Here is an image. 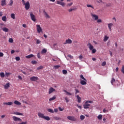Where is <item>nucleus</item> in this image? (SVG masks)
Instances as JSON below:
<instances>
[{
  "label": "nucleus",
  "mask_w": 124,
  "mask_h": 124,
  "mask_svg": "<svg viewBox=\"0 0 124 124\" xmlns=\"http://www.w3.org/2000/svg\"><path fill=\"white\" fill-rule=\"evenodd\" d=\"M63 91L64 93H66V94H67V95H72V93L67 92L66 90H64Z\"/></svg>",
  "instance_id": "25"
},
{
  "label": "nucleus",
  "mask_w": 124,
  "mask_h": 124,
  "mask_svg": "<svg viewBox=\"0 0 124 124\" xmlns=\"http://www.w3.org/2000/svg\"><path fill=\"white\" fill-rule=\"evenodd\" d=\"M106 65V62H103L102 63V66H105Z\"/></svg>",
  "instance_id": "52"
},
{
  "label": "nucleus",
  "mask_w": 124,
  "mask_h": 124,
  "mask_svg": "<svg viewBox=\"0 0 124 124\" xmlns=\"http://www.w3.org/2000/svg\"><path fill=\"white\" fill-rule=\"evenodd\" d=\"M9 42H10V43H13V39L10 38L9 39Z\"/></svg>",
  "instance_id": "47"
},
{
  "label": "nucleus",
  "mask_w": 124,
  "mask_h": 124,
  "mask_svg": "<svg viewBox=\"0 0 124 124\" xmlns=\"http://www.w3.org/2000/svg\"><path fill=\"white\" fill-rule=\"evenodd\" d=\"M80 77L81 78V79H83V80H84V81H86V82H87V79L84 78V76H83V75H81L80 76Z\"/></svg>",
  "instance_id": "38"
},
{
  "label": "nucleus",
  "mask_w": 124,
  "mask_h": 124,
  "mask_svg": "<svg viewBox=\"0 0 124 124\" xmlns=\"http://www.w3.org/2000/svg\"><path fill=\"white\" fill-rule=\"evenodd\" d=\"M59 67H61L60 65H55L54 66V68L55 69H58Z\"/></svg>",
  "instance_id": "43"
},
{
  "label": "nucleus",
  "mask_w": 124,
  "mask_h": 124,
  "mask_svg": "<svg viewBox=\"0 0 124 124\" xmlns=\"http://www.w3.org/2000/svg\"><path fill=\"white\" fill-rule=\"evenodd\" d=\"M2 21H3V22H6V16H2Z\"/></svg>",
  "instance_id": "35"
},
{
  "label": "nucleus",
  "mask_w": 124,
  "mask_h": 124,
  "mask_svg": "<svg viewBox=\"0 0 124 124\" xmlns=\"http://www.w3.org/2000/svg\"><path fill=\"white\" fill-rule=\"evenodd\" d=\"M75 91H76V93H75L76 95L77 94V93H80L79 90H78V89H76Z\"/></svg>",
  "instance_id": "45"
},
{
  "label": "nucleus",
  "mask_w": 124,
  "mask_h": 124,
  "mask_svg": "<svg viewBox=\"0 0 124 124\" xmlns=\"http://www.w3.org/2000/svg\"><path fill=\"white\" fill-rule=\"evenodd\" d=\"M103 113H108V110L106 109V108H104L103 110Z\"/></svg>",
  "instance_id": "51"
},
{
  "label": "nucleus",
  "mask_w": 124,
  "mask_h": 124,
  "mask_svg": "<svg viewBox=\"0 0 124 124\" xmlns=\"http://www.w3.org/2000/svg\"><path fill=\"white\" fill-rule=\"evenodd\" d=\"M46 52H47V50H46V49H43L41 51L42 54H46Z\"/></svg>",
  "instance_id": "33"
},
{
  "label": "nucleus",
  "mask_w": 124,
  "mask_h": 124,
  "mask_svg": "<svg viewBox=\"0 0 124 124\" xmlns=\"http://www.w3.org/2000/svg\"><path fill=\"white\" fill-rule=\"evenodd\" d=\"M111 4L110 3H108V4H106V6H107V7H110V6H111Z\"/></svg>",
  "instance_id": "54"
},
{
  "label": "nucleus",
  "mask_w": 124,
  "mask_h": 124,
  "mask_svg": "<svg viewBox=\"0 0 124 124\" xmlns=\"http://www.w3.org/2000/svg\"><path fill=\"white\" fill-rule=\"evenodd\" d=\"M12 4H13V0H10V2L9 4V5H10V6H12Z\"/></svg>",
  "instance_id": "50"
},
{
  "label": "nucleus",
  "mask_w": 124,
  "mask_h": 124,
  "mask_svg": "<svg viewBox=\"0 0 124 124\" xmlns=\"http://www.w3.org/2000/svg\"><path fill=\"white\" fill-rule=\"evenodd\" d=\"M1 6H4V5H6V0H2L1 1Z\"/></svg>",
  "instance_id": "14"
},
{
  "label": "nucleus",
  "mask_w": 124,
  "mask_h": 124,
  "mask_svg": "<svg viewBox=\"0 0 124 124\" xmlns=\"http://www.w3.org/2000/svg\"><path fill=\"white\" fill-rule=\"evenodd\" d=\"M97 119H98V120H100V121L102 120V115H101V114L97 116Z\"/></svg>",
  "instance_id": "32"
},
{
  "label": "nucleus",
  "mask_w": 124,
  "mask_h": 124,
  "mask_svg": "<svg viewBox=\"0 0 124 124\" xmlns=\"http://www.w3.org/2000/svg\"><path fill=\"white\" fill-rule=\"evenodd\" d=\"M31 62L32 64H36L37 63V62L36 61H32Z\"/></svg>",
  "instance_id": "42"
},
{
  "label": "nucleus",
  "mask_w": 124,
  "mask_h": 124,
  "mask_svg": "<svg viewBox=\"0 0 124 124\" xmlns=\"http://www.w3.org/2000/svg\"><path fill=\"white\" fill-rule=\"evenodd\" d=\"M15 104H16V105H21V103H20V102L16 100L14 102Z\"/></svg>",
  "instance_id": "27"
},
{
  "label": "nucleus",
  "mask_w": 124,
  "mask_h": 124,
  "mask_svg": "<svg viewBox=\"0 0 124 124\" xmlns=\"http://www.w3.org/2000/svg\"><path fill=\"white\" fill-rule=\"evenodd\" d=\"M15 59L16 60V61H20V58L19 57H16L15 58Z\"/></svg>",
  "instance_id": "53"
},
{
  "label": "nucleus",
  "mask_w": 124,
  "mask_h": 124,
  "mask_svg": "<svg viewBox=\"0 0 124 124\" xmlns=\"http://www.w3.org/2000/svg\"><path fill=\"white\" fill-rule=\"evenodd\" d=\"M54 120H56V121H59L60 120H62V119L61 118L58 117L57 116L54 117Z\"/></svg>",
  "instance_id": "36"
},
{
  "label": "nucleus",
  "mask_w": 124,
  "mask_h": 124,
  "mask_svg": "<svg viewBox=\"0 0 124 124\" xmlns=\"http://www.w3.org/2000/svg\"><path fill=\"white\" fill-rule=\"evenodd\" d=\"M36 28L37 31L38 33L42 32V28H41V27H40V25H37Z\"/></svg>",
  "instance_id": "6"
},
{
  "label": "nucleus",
  "mask_w": 124,
  "mask_h": 124,
  "mask_svg": "<svg viewBox=\"0 0 124 124\" xmlns=\"http://www.w3.org/2000/svg\"><path fill=\"white\" fill-rule=\"evenodd\" d=\"M57 4H60V5H62L63 7H64L65 6V3L62 2V1H56Z\"/></svg>",
  "instance_id": "8"
},
{
  "label": "nucleus",
  "mask_w": 124,
  "mask_h": 124,
  "mask_svg": "<svg viewBox=\"0 0 124 124\" xmlns=\"http://www.w3.org/2000/svg\"><path fill=\"white\" fill-rule=\"evenodd\" d=\"M80 84L82 85H87V82L85 80L80 81Z\"/></svg>",
  "instance_id": "26"
},
{
  "label": "nucleus",
  "mask_w": 124,
  "mask_h": 124,
  "mask_svg": "<svg viewBox=\"0 0 124 124\" xmlns=\"http://www.w3.org/2000/svg\"><path fill=\"white\" fill-rule=\"evenodd\" d=\"M73 4V2L67 3L66 5V7H70Z\"/></svg>",
  "instance_id": "28"
},
{
  "label": "nucleus",
  "mask_w": 124,
  "mask_h": 124,
  "mask_svg": "<svg viewBox=\"0 0 124 124\" xmlns=\"http://www.w3.org/2000/svg\"><path fill=\"white\" fill-rule=\"evenodd\" d=\"M54 92H56V89H54L53 87H50L49 89L48 94H51V93H52Z\"/></svg>",
  "instance_id": "10"
},
{
  "label": "nucleus",
  "mask_w": 124,
  "mask_h": 124,
  "mask_svg": "<svg viewBox=\"0 0 124 124\" xmlns=\"http://www.w3.org/2000/svg\"><path fill=\"white\" fill-rule=\"evenodd\" d=\"M90 106H91V104H89L87 101L83 105L84 109H89V108H90Z\"/></svg>",
  "instance_id": "7"
},
{
  "label": "nucleus",
  "mask_w": 124,
  "mask_h": 124,
  "mask_svg": "<svg viewBox=\"0 0 124 124\" xmlns=\"http://www.w3.org/2000/svg\"><path fill=\"white\" fill-rule=\"evenodd\" d=\"M4 105H8L9 106H10V105H12V104H13V103L12 102H4V103H3Z\"/></svg>",
  "instance_id": "16"
},
{
  "label": "nucleus",
  "mask_w": 124,
  "mask_h": 124,
  "mask_svg": "<svg viewBox=\"0 0 124 124\" xmlns=\"http://www.w3.org/2000/svg\"><path fill=\"white\" fill-rule=\"evenodd\" d=\"M11 17L14 20H15V14H11Z\"/></svg>",
  "instance_id": "34"
},
{
  "label": "nucleus",
  "mask_w": 124,
  "mask_h": 124,
  "mask_svg": "<svg viewBox=\"0 0 124 124\" xmlns=\"http://www.w3.org/2000/svg\"><path fill=\"white\" fill-rule=\"evenodd\" d=\"M11 54H14V53H15V50H11Z\"/></svg>",
  "instance_id": "63"
},
{
  "label": "nucleus",
  "mask_w": 124,
  "mask_h": 124,
  "mask_svg": "<svg viewBox=\"0 0 124 124\" xmlns=\"http://www.w3.org/2000/svg\"><path fill=\"white\" fill-rule=\"evenodd\" d=\"M76 9H77V8H76V7L74 6L73 8H70L68 10V11H69V12H72V11H74L75 10H76Z\"/></svg>",
  "instance_id": "15"
},
{
  "label": "nucleus",
  "mask_w": 124,
  "mask_h": 124,
  "mask_svg": "<svg viewBox=\"0 0 124 124\" xmlns=\"http://www.w3.org/2000/svg\"><path fill=\"white\" fill-rule=\"evenodd\" d=\"M79 60L82 59H83V56L80 55V56H79Z\"/></svg>",
  "instance_id": "60"
},
{
  "label": "nucleus",
  "mask_w": 124,
  "mask_h": 124,
  "mask_svg": "<svg viewBox=\"0 0 124 124\" xmlns=\"http://www.w3.org/2000/svg\"><path fill=\"white\" fill-rule=\"evenodd\" d=\"M56 99V96H53V97L49 99V101H52V100H55Z\"/></svg>",
  "instance_id": "31"
},
{
  "label": "nucleus",
  "mask_w": 124,
  "mask_h": 124,
  "mask_svg": "<svg viewBox=\"0 0 124 124\" xmlns=\"http://www.w3.org/2000/svg\"><path fill=\"white\" fill-rule=\"evenodd\" d=\"M91 15L92 16V19L93 20H94V21H96L97 23H102V20L100 19H98V16L93 14V13H91Z\"/></svg>",
  "instance_id": "1"
},
{
  "label": "nucleus",
  "mask_w": 124,
  "mask_h": 124,
  "mask_svg": "<svg viewBox=\"0 0 124 124\" xmlns=\"http://www.w3.org/2000/svg\"><path fill=\"white\" fill-rule=\"evenodd\" d=\"M76 96H77L78 103H81V100L82 98H81V97L79 96V95H77V96L76 95Z\"/></svg>",
  "instance_id": "19"
},
{
  "label": "nucleus",
  "mask_w": 124,
  "mask_h": 124,
  "mask_svg": "<svg viewBox=\"0 0 124 124\" xmlns=\"http://www.w3.org/2000/svg\"><path fill=\"white\" fill-rule=\"evenodd\" d=\"M58 111H59V110L58 109H54V112L55 113H58Z\"/></svg>",
  "instance_id": "62"
},
{
  "label": "nucleus",
  "mask_w": 124,
  "mask_h": 124,
  "mask_svg": "<svg viewBox=\"0 0 124 124\" xmlns=\"http://www.w3.org/2000/svg\"><path fill=\"white\" fill-rule=\"evenodd\" d=\"M87 6L88 7H91V8H93V9L94 8L93 6H92L91 5H90V4H87Z\"/></svg>",
  "instance_id": "55"
},
{
  "label": "nucleus",
  "mask_w": 124,
  "mask_h": 124,
  "mask_svg": "<svg viewBox=\"0 0 124 124\" xmlns=\"http://www.w3.org/2000/svg\"><path fill=\"white\" fill-rule=\"evenodd\" d=\"M2 16V12H0V17H1Z\"/></svg>",
  "instance_id": "64"
},
{
  "label": "nucleus",
  "mask_w": 124,
  "mask_h": 124,
  "mask_svg": "<svg viewBox=\"0 0 124 124\" xmlns=\"http://www.w3.org/2000/svg\"><path fill=\"white\" fill-rule=\"evenodd\" d=\"M87 46L88 48H89V49L90 50H93V46L92 45V44H91V43H88L87 44Z\"/></svg>",
  "instance_id": "12"
},
{
  "label": "nucleus",
  "mask_w": 124,
  "mask_h": 124,
  "mask_svg": "<svg viewBox=\"0 0 124 124\" xmlns=\"http://www.w3.org/2000/svg\"><path fill=\"white\" fill-rule=\"evenodd\" d=\"M59 111H63V108H59Z\"/></svg>",
  "instance_id": "58"
},
{
  "label": "nucleus",
  "mask_w": 124,
  "mask_h": 124,
  "mask_svg": "<svg viewBox=\"0 0 124 124\" xmlns=\"http://www.w3.org/2000/svg\"><path fill=\"white\" fill-rule=\"evenodd\" d=\"M91 51L92 54H95V53H96V49L95 48H93Z\"/></svg>",
  "instance_id": "37"
},
{
  "label": "nucleus",
  "mask_w": 124,
  "mask_h": 124,
  "mask_svg": "<svg viewBox=\"0 0 124 124\" xmlns=\"http://www.w3.org/2000/svg\"><path fill=\"white\" fill-rule=\"evenodd\" d=\"M0 57H3V53L0 52Z\"/></svg>",
  "instance_id": "59"
},
{
  "label": "nucleus",
  "mask_w": 124,
  "mask_h": 124,
  "mask_svg": "<svg viewBox=\"0 0 124 124\" xmlns=\"http://www.w3.org/2000/svg\"><path fill=\"white\" fill-rule=\"evenodd\" d=\"M67 118L68 119V120H69V121H72L73 122H76V121H77L76 118L73 116H67Z\"/></svg>",
  "instance_id": "5"
},
{
  "label": "nucleus",
  "mask_w": 124,
  "mask_h": 124,
  "mask_svg": "<svg viewBox=\"0 0 124 124\" xmlns=\"http://www.w3.org/2000/svg\"><path fill=\"white\" fill-rule=\"evenodd\" d=\"M80 118V120L83 121V120H84L85 119V116L81 115Z\"/></svg>",
  "instance_id": "46"
},
{
  "label": "nucleus",
  "mask_w": 124,
  "mask_h": 124,
  "mask_svg": "<svg viewBox=\"0 0 124 124\" xmlns=\"http://www.w3.org/2000/svg\"><path fill=\"white\" fill-rule=\"evenodd\" d=\"M64 99H65L66 103L69 102V100L68 99V98H67V97H65Z\"/></svg>",
  "instance_id": "41"
},
{
  "label": "nucleus",
  "mask_w": 124,
  "mask_h": 124,
  "mask_svg": "<svg viewBox=\"0 0 124 124\" xmlns=\"http://www.w3.org/2000/svg\"><path fill=\"white\" fill-rule=\"evenodd\" d=\"M13 119L14 120V121H15V122H22V119H21V118L17 117L16 116H13Z\"/></svg>",
  "instance_id": "9"
},
{
  "label": "nucleus",
  "mask_w": 124,
  "mask_h": 124,
  "mask_svg": "<svg viewBox=\"0 0 124 124\" xmlns=\"http://www.w3.org/2000/svg\"><path fill=\"white\" fill-rule=\"evenodd\" d=\"M37 58H38V59H41L40 53H38L37 54Z\"/></svg>",
  "instance_id": "56"
},
{
  "label": "nucleus",
  "mask_w": 124,
  "mask_h": 124,
  "mask_svg": "<svg viewBox=\"0 0 124 124\" xmlns=\"http://www.w3.org/2000/svg\"><path fill=\"white\" fill-rule=\"evenodd\" d=\"M39 43H41V41L36 39V44H39Z\"/></svg>",
  "instance_id": "48"
},
{
  "label": "nucleus",
  "mask_w": 124,
  "mask_h": 124,
  "mask_svg": "<svg viewBox=\"0 0 124 124\" xmlns=\"http://www.w3.org/2000/svg\"><path fill=\"white\" fill-rule=\"evenodd\" d=\"M42 68H43V66H40L38 67L37 68V70H40V69H42Z\"/></svg>",
  "instance_id": "49"
},
{
  "label": "nucleus",
  "mask_w": 124,
  "mask_h": 124,
  "mask_svg": "<svg viewBox=\"0 0 124 124\" xmlns=\"http://www.w3.org/2000/svg\"><path fill=\"white\" fill-rule=\"evenodd\" d=\"M0 76L1 78H4L5 77V74L3 72H1L0 73Z\"/></svg>",
  "instance_id": "24"
},
{
  "label": "nucleus",
  "mask_w": 124,
  "mask_h": 124,
  "mask_svg": "<svg viewBox=\"0 0 124 124\" xmlns=\"http://www.w3.org/2000/svg\"><path fill=\"white\" fill-rule=\"evenodd\" d=\"M31 81H35L38 80V77H32L30 78Z\"/></svg>",
  "instance_id": "11"
},
{
  "label": "nucleus",
  "mask_w": 124,
  "mask_h": 124,
  "mask_svg": "<svg viewBox=\"0 0 124 124\" xmlns=\"http://www.w3.org/2000/svg\"><path fill=\"white\" fill-rule=\"evenodd\" d=\"M30 14L31 20H32L33 22H36V18H35V16L33 15L32 12H30Z\"/></svg>",
  "instance_id": "4"
},
{
  "label": "nucleus",
  "mask_w": 124,
  "mask_h": 124,
  "mask_svg": "<svg viewBox=\"0 0 124 124\" xmlns=\"http://www.w3.org/2000/svg\"><path fill=\"white\" fill-rule=\"evenodd\" d=\"M33 57H34V55L33 54H30L26 56V59H31V58H32Z\"/></svg>",
  "instance_id": "21"
},
{
  "label": "nucleus",
  "mask_w": 124,
  "mask_h": 124,
  "mask_svg": "<svg viewBox=\"0 0 124 124\" xmlns=\"http://www.w3.org/2000/svg\"><path fill=\"white\" fill-rule=\"evenodd\" d=\"M18 79H19V80H22V77H21V76H18Z\"/></svg>",
  "instance_id": "61"
},
{
  "label": "nucleus",
  "mask_w": 124,
  "mask_h": 124,
  "mask_svg": "<svg viewBox=\"0 0 124 124\" xmlns=\"http://www.w3.org/2000/svg\"><path fill=\"white\" fill-rule=\"evenodd\" d=\"M22 2L23 5L25 6L26 10H29L30 9V7H31V4H30L29 1L25 2V0H22Z\"/></svg>",
  "instance_id": "3"
},
{
  "label": "nucleus",
  "mask_w": 124,
  "mask_h": 124,
  "mask_svg": "<svg viewBox=\"0 0 124 124\" xmlns=\"http://www.w3.org/2000/svg\"><path fill=\"white\" fill-rule=\"evenodd\" d=\"M108 39H109V36H108L107 35H105L104 37L103 41L104 42H106V41H107V40H108Z\"/></svg>",
  "instance_id": "18"
},
{
  "label": "nucleus",
  "mask_w": 124,
  "mask_h": 124,
  "mask_svg": "<svg viewBox=\"0 0 124 124\" xmlns=\"http://www.w3.org/2000/svg\"><path fill=\"white\" fill-rule=\"evenodd\" d=\"M44 13H45V15H46V18H48V19L50 18V16H49V15L48 14H47V12L45 11Z\"/></svg>",
  "instance_id": "30"
},
{
  "label": "nucleus",
  "mask_w": 124,
  "mask_h": 124,
  "mask_svg": "<svg viewBox=\"0 0 124 124\" xmlns=\"http://www.w3.org/2000/svg\"><path fill=\"white\" fill-rule=\"evenodd\" d=\"M116 82V79L114 78H112V79L111 80V84L112 85H114V83Z\"/></svg>",
  "instance_id": "29"
},
{
  "label": "nucleus",
  "mask_w": 124,
  "mask_h": 124,
  "mask_svg": "<svg viewBox=\"0 0 124 124\" xmlns=\"http://www.w3.org/2000/svg\"><path fill=\"white\" fill-rule=\"evenodd\" d=\"M10 84L9 83H6V84H5L4 86V89H7L9 88V87H10Z\"/></svg>",
  "instance_id": "20"
},
{
  "label": "nucleus",
  "mask_w": 124,
  "mask_h": 124,
  "mask_svg": "<svg viewBox=\"0 0 124 124\" xmlns=\"http://www.w3.org/2000/svg\"><path fill=\"white\" fill-rule=\"evenodd\" d=\"M18 124H27V122H22L21 123H19Z\"/></svg>",
  "instance_id": "57"
},
{
  "label": "nucleus",
  "mask_w": 124,
  "mask_h": 124,
  "mask_svg": "<svg viewBox=\"0 0 124 124\" xmlns=\"http://www.w3.org/2000/svg\"><path fill=\"white\" fill-rule=\"evenodd\" d=\"M62 73L63 74H67V71L66 70H63Z\"/></svg>",
  "instance_id": "44"
},
{
  "label": "nucleus",
  "mask_w": 124,
  "mask_h": 124,
  "mask_svg": "<svg viewBox=\"0 0 124 124\" xmlns=\"http://www.w3.org/2000/svg\"><path fill=\"white\" fill-rule=\"evenodd\" d=\"M2 30L3 31H5V32H8V31H9V30L6 27L3 28Z\"/></svg>",
  "instance_id": "22"
},
{
  "label": "nucleus",
  "mask_w": 124,
  "mask_h": 124,
  "mask_svg": "<svg viewBox=\"0 0 124 124\" xmlns=\"http://www.w3.org/2000/svg\"><path fill=\"white\" fill-rule=\"evenodd\" d=\"M14 114L15 115H17L18 116H24L23 113H20V112H14Z\"/></svg>",
  "instance_id": "23"
},
{
  "label": "nucleus",
  "mask_w": 124,
  "mask_h": 124,
  "mask_svg": "<svg viewBox=\"0 0 124 124\" xmlns=\"http://www.w3.org/2000/svg\"><path fill=\"white\" fill-rule=\"evenodd\" d=\"M47 111L49 112V113H54V110L51 108L48 109Z\"/></svg>",
  "instance_id": "40"
},
{
  "label": "nucleus",
  "mask_w": 124,
  "mask_h": 124,
  "mask_svg": "<svg viewBox=\"0 0 124 124\" xmlns=\"http://www.w3.org/2000/svg\"><path fill=\"white\" fill-rule=\"evenodd\" d=\"M38 116L39 118H41V119H44V120H46V121H50V117L48 116H45L44 115V114L38 112Z\"/></svg>",
  "instance_id": "2"
},
{
  "label": "nucleus",
  "mask_w": 124,
  "mask_h": 124,
  "mask_svg": "<svg viewBox=\"0 0 124 124\" xmlns=\"http://www.w3.org/2000/svg\"><path fill=\"white\" fill-rule=\"evenodd\" d=\"M11 74V73H7V72H6L5 73V76L6 77H9V76H10V75Z\"/></svg>",
  "instance_id": "39"
},
{
  "label": "nucleus",
  "mask_w": 124,
  "mask_h": 124,
  "mask_svg": "<svg viewBox=\"0 0 124 124\" xmlns=\"http://www.w3.org/2000/svg\"><path fill=\"white\" fill-rule=\"evenodd\" d=\"M72 43V40L70 39L66 40L65 42L64 43V44H71Z\"/></svg>",
  "instance_id": "13"
},
{
  "label": "nucleus",
  "mask_w": 124,
  "mask_h": 124,
  "mask_svg": "<svg viewBox=\"0 0 124 124\" xmlns=\"http://www.w3.org/2000/svg\"><path fill=\"white\" fill-rule=\"evenodd\" d=\"M113 23H109L108 24V28L109 30V31H112V29L111 28H112V27H113Z\"/></svg>",
  "instance_id": "17"
}]
</instances>
